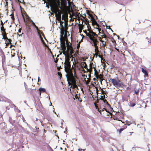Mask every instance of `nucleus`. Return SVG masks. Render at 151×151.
Masks as SVG:
<instances>
[{"instance_id":"nucleus-40","label":"nucleus","mask_w":151,"mask_h":151,"mask_svg":"<svg viewBox=\"0 0 151 151\" xmlns=\"http://www.w3.org/2000/svg\"><path fill=\"white\" fill-rule=\"evenodd\" d=\"M24 86L25 87V88H26V86H27L26 83L24 82Z\"/></svg>"},{"instance_id":"nucleus-28","label":"nucleus","mask_w":151,"mask_h":151,"mask_svg":"<svg viewBox=\"0 0 151 151\" xmlns=\"http://www.w3.org/2000/svg\"><path fill=\"white\" fill-rule=\"evenodd\" d=\"M7 40L8 41H7L8 44H10L11 43V41H12L10 39H8Z\"/></svg>"},{"instance_id":"nucleus-41","label":"nucleus","mask_w":151,"mask_h":151,"mask_svg":"<svg viewBox=\"0 0 151 151\" xmlns=\"http://www.w3.org/2000/svg\"><path fill=\"white\" fill-rule=\"evenodd\" d=\"M98 56H99V58H101V56L100 55H98Z\"/></svg>"},{"instance_id":"nucleus-30","label":"nucleus","mask_w":151,"mask_h":151,"mask_svg":"<svg viewBox=\"0 0 151 151\" xmlns=\"http://www.w3.org/2000/svg\"><path fill=\"white\" fill-rule=\"evenodd\" d=\"M124 129L123 128H122V129H120L119 130V132L120 133L121 132V131H123L124 130Z\"/></svg>"},{"instance_id":"nucleus-20","label":"nucleus","mask_w":151,"mask_h":151,"mask_svg":"<svg viewBox=\"0 0 151 151\" xmlns=\"http://www.w3.org/2000/svg\"><path fill=\"white\" fill-rule=\"evenodd\" d=\"M98 78H99L100 79V80H101V81H103V80H105L104 79H103V78H102V75H99V76L98 77Z\"/></svg>"},{"instance_id":"nucleus-46","label":"nucleus","mask_w":151,"mask_h":151,"mask_svg":"<svg viewBox=\"0 0 151 151\" xmlns=\"http://www.w3.org/2000/svg\"><path fill=\"white\" fill-rule=\"evenodd\" d=\"M39 77H38V81H39Z\"/></svg>"},{"instance_id":"nucleus-5","label":"nucleus","mask_w":151,"mask_h":151,"mask_svg":"<svg viewBox=\"0 0 151 151\" xmlns=\"http://www.w3.org/2000/svg\"><path fill=\"white\" fill-rule=\"evenodd\" d=\"M66 77L68 81H70L73 84H75L76 81L73 75L72 72L66 74Z\"/></svg>"},{"instance_id":"nucleus-7","label":"nucleus","mask_w":151,"mask_h":151,"mask_svg":"<svg viewBox=\"0 0 151 151\" xmlns=\"http://www.w3.org/2000/svg\"><path fill=\"white\" fill-rule=\"evenodd\" d=\"M67 47V50L66 51H65V52L66 53H68V51L69 50H70L72 47L70 45V44L67 41H66Z\"/></svg>"},{"instance_id":"nucleus-6","label":"nucleus","mask_w":151,"mask_h":151,"mask_svg":"<svg viewBox=\"0 0 151 151\" xmlns=\"http://www.w3.org/2000/svg\"><path fill=\"white\" fill-rule=\"evenodd\" d=\"M60 45L63 50V54L64 52L66 53L65 52L66 46L65 43V39L63 38H60Z\"/></svg>"},{"instance_id":"nucleus-11","label":"nucleus","mask_w":151,"mask_h":151,"mask_svg":"<svg viewBox=\"0 0 151 151\" xmlns=\"http://www.w3.org/2000/svg\"><path fill=\"white\" fill-rule=\"evenodd\" d=\"M88 32L86 30H84L83 32L85 33L87 36H88V34H90L91 32H94L92 30H90V29H88Z\"/></svg>"},{"instance_id":"nucleus-32","label":"nucleus","mask_w":151,"mask_h":151,"mask_svg":"<svg viewBox=\"0 0 151 151\" xmlns=\"http://www.w3.org/2000/svg\"><path fill=\"white\" fill-rule=\"evenodd\" d=\"M59 22L60 23V24H63V21H61H61H59Z\"/></svg>"},{"instance_id":"nucleus-48","label":"nucleus","mask_w":151,"mask_h":151,"mask_svg":"<svg viewBox=\"0 0 151 151\" xmlns=\"http://www.w3.org/2000/svg\"><path fill=\"white\" fill-rule=\"evenodd\" d=\"M74 72H75V70H74Z\"/></svg>"},{"instance_id":"nucleus-10","label":"nucleus","mask_w":151,"mask_h":151,"mask_svg":"<svg viewBox=\"0 0 151 151\" xmlns=\"http://www.w3.org/2000/svg\"><path fill=\"white\" fill-rule=\"evenodd\" d=\"M98 31L99 32V33L98 35L100 36H101L102 35H104V34L103 33V30H101L100 29H98Z\"/></svg>"},{"instance_id":"nucleus-8","label":"nucleus","mask_w":151,"mask_h":151,"mask_svg":"<svg viewBox=\"0 0 151 151\" xmlns=\"http://www.w3.org/2000/svg\"><path fill=\"white\" fill-rule=\"evenodd\" d=\"M92 69L93 67L92 65L91 64L90 65L89 68H87V71L89 73V77H91V74L92 73Z\"/></svg>"},{"instance_id":"nucleus-50","label":"nucleus","mask_w":151,"mask_h":151,"mask_svg":"<svg viewBox=\"0 0 151 151\" xmlns=\"http://www.w3.org/2000/svg\"><path fill=\"white\" fill-rule=\"evenodd\" d=\"M103 109H105V108H103Z\"/></svg>"},{"instance_id":"nucleus-47","label":"nucleus","mask_w":151,"mask_h":151,"mask_svg":"<svg viewBox=\"0 0 151 151\" xmlns=\"http://www.w3.org/2000/svg\"><path fill=\"white\" fill-rule=\"evenodd\" d=\"M64 19V17H63H63H62V19Z\"/></svg>"},{"instance_id":"nucleus-15","label":"nucleus","mask_w":151,"mask_h":151,"mask_svg":"<svg viewBox=\"0 0 151 151\" xmlns=\"http://www.w3.org/2000/svg\"><path fill=\"white\" fill-rule=\"evenodd\" d=\"M101 37L102 38L103 40H104V41L105 40H107L106 36L105 35V34L104 35H102L101 36Z\"/></svg>"},{"instance_id":"nucleus-33","label":"nucleus","mask_w":151,"mask_h":151,"mask_svg":"<svg viewBox=\"0 0 151 151\" xmlns=\"http://www.w3.org/2000/svg\"><path fill=\"white\" fill-rule=\"evenodd\" d=\"M1 24L3 26V25L5 24V22H4V23H3V22H2V20H1Z\"/></svg>"},{"instance_id":"nucleus-31","label":"nucleus","mask_w":151,"mask_h":151,"mask_svg":"<svg viewBox=\"0 0 151 151\" xmlns=\"http://www.w3.org/2000/svg\"><path fill=\"white\" fill-rule=\"evenodd\" d=\"M65 27H67L68 26V23L66 22H65Z\"/></svg>"},{"instance_id":"nucleus-18","label":"nucleus","mask_w":151,"mask_h":151,"mask_svg":"<svg viewBox=\"0 0 151 151\" xmlns=\"http://www.w3.org/2000/svg\"><path fill=\"white\" fill-rule=\"evenodd\" d=\"M1 30L4 32V33L6 34L5 29H4V27L3 26L1 27Z\"/></svg>"},{"instance_id":"nucleus-42","label":"nucleus","mask_w":151,"mask_h":151,"mask_svg":"<svg viewBox=\"0 0 151 151\" xmlns=\"http://www.w3.org/2000/svg\"><path fill=\"white\" fill-rule=\"evenodd\" d=\"M82 71H83V72L84 73L86 71L84 70L83 69Z\"/></svg>"},{"instance_id":"nucleus-3","label":"nucleus","mask_w":151,"mask_h":151,"mask_svg":"<svg viewBox=\"0 0 151 151\" xmlns=\"http://www.w3.org/2000/svg\"><path fill=\"white\" fill-rule=\"evenodd\" d=\"M113 86L116 88L121 87L123 85V83L117 78L110 79Z\"/></svg>"},{"instance_id":"nucleus-2","label":"nucleus","mask_w":151,"mask_h":151,"mask_svg":"<svg viewBox=\"0 0 151 151\" xmlns=\"http://www.w3.org/2000/svg\"><path fill=\"white\" fill-rule=\"evenodd\" d=\"M90 34H88V36L90 39L92 41L93 43V46L95 47H97V43L98 42L96 39V37H98V35L95 32H90Z\"/></svg>"},{"instance_id":"nucleus-16","label":"nucleus","mask_w":151,"mask_h":151,"mask_svg":"<svg viewBox=\"0 0 151 151\" xmlns=\"http://www.w3.org/2000/svg\"><path fill=\"white\" fill-rule=\"evenodd\" d=\"M39 91H40V92H42L45 91L46 90L44 88H40L39 89Z\"/></svg>"},{"instance_id":"nucleus-4","label":"nucleus","mask_w":151,"mask_h":151,"mask_svg":"<svg viewBox=\"0 0 151 151\" xmlns=\"http://www.w3.org/2000/svg\"><path fill=\"white\" fill-rule=\"evenodd\" d=\"M55 13L56 19L58 21H61V12L59 10L58 7L56 6L55 9Z\"/></svg>"},{"instance_id":"nucleus-13","label":"nucleus","mask_w":151,"mask_h":151,"mask_svg":"<svg viewBox=\"0 0 151 151\" xmlns=\"http://www.w3.org/2000/svg\"><path fill=\"white\" fill-rule=\"evenodd\" d=\"M22 16L23 17V18L24 19V21L26 23H27V22L25 20V18L26 19H29H29V17L27 15H25V18L24 17V16L23 15H22Z\"/></svg>"},{"instance_id":"nucleus-9","label":"nucleus","mask_w":151,"mask_h":151,"mask_svg":"<svg viewBox=\"0 0 151 151\" xmlns=\"http://www.w3.org/2000/svg\"><path fill=\"white\" fill-rule=\"evenodd\" d=\"M142 73L144 74V76H145L146 77H148V74L147 73V71L145 70L143 68H142Z\"/></svg>"},{"instance_id":"nucleus-45","label":"nucleus","mask_w":151,"mask_h":151,"mask_svg":"<svg viewBox=\"0 0 151 151\" xmlns=\"http://www.w3.org/2000/svg\"><path fill=\"white\" fill-rule=\"evenodd\" d=\"M135 93L136 94H137V93H138V92H135Z\"/></svg>"},{"instance_id":"nucleus-27","label":"nucleus","mask_w":151,"mask_h":151,"mask_svg":"<svg viewBox=\"0 0 151 151\" xmlns=\"http://www.w3.org/2000/svg\"><path fill=\"white\" fill-rule=\"evenodd\" d=\"M36 29H37V32L39 34V35H40V37H41V35H40V30H39L38 29V27H37V28H36Z\"/></svg>"},{"instance_id":"nucleus-25","label":"nucleus","mask_w":151,"mask_h":151,"mask_svg":"<svg viewBox=\"0 0 151 151\" xmlns=\"http://www.w3.org/2000/svg\"><path fill=\"white\" fill-rule=\"evenodd\" d=\"M99 40L101 42H103L104 41V40H103L102 38H101V37H99Z\"/></svg>"},{"instance_id":"nucleus-19","label":"nucleus","mask_w":151,"mask_h":151,"mask_svg":"<svg viewBox=\"0 0 151 151\" xmlns=\"http://www.w3.org/2000/svg\"><path fill=\"white\" fill-rule=\"evenodd\" d=\"M82 66H83L85 68H87V65L85 62H83L82 64Z\"/></svg>"},{"instance_id":"nucleus-22","label":"nucleus","mask_w":151,"mask_h":151,"mask_svg":"<svg viewBox=\"0 0 151 151\" xmlns=\"http://www.w3.org/2000/svg\"><path fill=\"white\" fill-rule=\"evenodd\" d=\"M135 105V104L134 103H130L129 106H134Z\"/></svg>"},{"instance_id":"nucleus-49","label":"nucleus","mask_w":151,"mask_h":151,"mask_svg":"<svg viewBox=\"0 0 151 151\" xmlns=\"http://www.w3.org/2000/svg\"><path fill=\"white\" fill-rule=\"evenodd\" d=\"M146 107V105H145V107Z\"/></svg>"},{"instance_id":"nucleus-35","label":"nucleus","mask_w":151,"mask_h":151,"mask_svg":"<svg viewBox=\"0 0 151 151\" xmlns=\"http://www.w3.org/2000/svg\"><path fill=\"white\" fill-rule=\"evenodd\" d=\"M58 73L59 76H62V74L61 73H60V72H58Z\"/></svg>"},{"instance_id":"nucleus-17","label":"nucleus","mask_w":151,"mask_h":151,"mask_svg":"<svg viewBox=\"0 0 151 151\" xmlns=\"http://www.w3.org/2000/svg\"><path fill=\"white\" fill-rule=\"evenodd\" d=\"M73 53V51L72 50V48L70 50H69V51H68V54H69V56H70V55H71Z\"/></svg>"},{"instance_id":"nucleus-1","label":"nucleus","mask_w":151,"mask_h":151,"mask_svg":"<svg viewBox=\"0 0 151 151\" xmlns=\"http://www.w3.org/2000/svg\"><path fill=\"white\" fill-rule=\"evenodd\" d=\"M65 56V61L64 63L65 70L67 74L72 72V70L71 69L70 62H69V58H70L68 53H63Z\"/></svg>"},{"instance_id":"nucleus-14","label":"nucleus","mask_w":151,"mask_h":151,"mask_svg":"<svg viewBox=\"0 0 151 151\" xmlns=\"http://www.w3.org/2000/svg\"><path fill=\"white\" fill-rule=\"evenodd\" d=\"M78 25L79 30H82L83 29V25L82 24H79Z\"/></svg>"},{"instance_id":"nucleus-37","label":"nucleus","mask_w":151,"mask_h":151,"mask_svg":"<svg viewBox=\"0 0 151 151\" xmlns=\"http://www.w3.org/2000/svg\"><path fill=\"white\" fill-rule=\"evenodd\" d=\"M60 25L61 27L62 28H63V24H60Z\"/></svg>"},{"instance_id":"nucleus-23","label":"nucleus","mask_w":151,"mask_h":151,"mask_svg":"<svg viewBox=\"0 0 151 151\" xmlns=\"http://www.w3.org/2000/svg\"><path fill=\"white\" fill-rule=\"evenodd\" d=\"M3 38L5 40H7L8 39L7 37L6 36V34L4 33L3 36Z\"/></svg>"},{"instance_id":"nucleus-39","label":"nucleus","mask_w":151,"mask_h":151,"mask_svg":"<svg viewBox=\"0 0 151 151\" xmlns=\"http://www.w3.org/2000/svg\"><path fill=\"white\" fill-rule=\"evenodd\" d=\"M18 32H19L20 33L21 32V29H19V30Z\"/></svg>"},{"instance_id":"nucleus-26","label":"nucleus","mask_w":151,"mask_h":151,"mask_svg":"<svg viewBox=\"0 0 151 151\" xmlns=\"http://www.w3.org/2000/svg\"><path fill=\"white\" fill-rule=\"evenodd\" d=\"M30 22H32L34 26L36 28H37V27L35 23L33 22V21L32 20H30Z\"/></svg>"},{"instance_id":"nucleus-36","label":"nucleus","mask_w":151,"mask_h":151,"mask_svg":"<svg viewBox=\"0 0 151 151\" xmlns=\"http://www.w3.org/2000/svg\"><path fill=\"white\" fill-rule=\"evenodd\" d=\"M11 18L13 20H14V15H12L11 17Z\"/></svg>"},{"instance_id":"nucleus-51","label":"nucleus","mask_w":151,"mask_h":151,"mask_svg":"<svg viewBox=\"0 0 151 151\" xmlns=\"http://www.w3.org/2000/svg\"><path fill=\"white\" fill-rule=\"evenodd\" d=\"M55 114H56V112H55Z\"/></svg>"},{"instance_id":"nucleus-38","label":"nucleus","mask_w":151,"mask_h":151,"mask_svg":"<svg viewBox=\"0 0 151 151\" xmlns=\"http://www.w3.org/2000/svg\"><path fill=\"white\" fill-rule=\"evenodd\" d=\"M57 2H58V4L59 5V4H60V1H59V0H58Z\"/></svg>"},{"instance_id":"nucleus-34","label":"nucleus","mask_w":151,"mask_h":151,"mask_svg":"<svg viewBox=\"0 0 151 151\" xmlns=\"http://www.w3.org/2000/svg\"><path fill=\"white\" fill-rule=\"evenodd\" d=\"M99 53V52H95V54L94 55V56L95 55H96V57L97 56Z\"/></svg>"},{"instance_id":"nucleus-29","label":"nucleus","mask_w":151,"mask_h":151,"mask_svg":"<svg viewBox=\"0 0 151 151\" xmlns=\"http://www.w3.org/2000/svg\"><path fill=\"white\" fill-rule=\"evenodd\" d=\"M94 104H95V107L96 109H97V110H98L99 112H100V111L99 110V109L98 108V106H97V105L95 103H94Z\"/></svg>"},{"instance_id":"nucleus-24","label":"nucleus","mask_w":151,"mask_h":151,"mask_svg":"<svg viewBox=\"0 0 151 151\" xmlns=\"http://www.w3.org/2000/svg\"><path fill=\"white\" fill-rule=\"evenodd\" d=\"M95 52H99V51L98 49V47H95Z\"/></svg>"},{"instance_id":"nucleus-43","label":"nucleus","mask_w":151,"mask_h":151,"mask_svg":"<svg viewBox=\"0 0 151 151\" xmlns=\"http://www.w3.org/2000/svg\"><path fill=\"white\" fill-rule=\"evenodd\" d=\"M82 30H79V32L81 33L82 32Z\"/></svg>"},{"instance_id":"nucleus-12","label":"nucleus","mask_w":151,"mask_h":151,"mask_svg":"<svg viewBox=\"0 0 151 151\" xmlns=\"http://www.w3.org/2000/svg\"><path fill=\"white\" fill-rule=\"evenodd\" d=\"M94 70L95 71L94 74L95 75V77L96 78H98V77L99 76L97 70H96V69L95 68H94Z\"/></svg>"},{"instance_id":"nucleus-44","label":"nucleus","mask_w":151,"mask_h":151,"mask_svg":"<svg viewBox=\"0 0 151 151\" xmlns=\"http://www.w3.org/2000/svg\"><path fill=\"white\" fill-rule=\"evenodd\" d=\"M115 49H116V50H117V51H119V50H118V49H117V48H116Z\"/></svg>"},{"instance_id":"nucleus-21","label":"nucleus","mask_w":151,"mask_h":151,"mask_svg":"<svg viewBox=\"0 0 151 151\" xmlns=\"http://www.w3.org/2000/svg\"><path fill=\"white\" fill-rule=\"evenodd\" d=\"M92 21L93 22V24H97L96 22L95 21V20L93 19H92Z\"/></svg>"}]
</instances>
